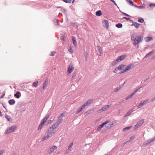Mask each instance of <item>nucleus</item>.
<instances>
[{"label": "nucleus", "mask_w": 155, "mask_h": 155, "mask_svg": "<svg viewBox=\"0 0 155 155\" xmlns=\"http://www.w3.org/2000/svg\"><path fill=\"white\" fill-rule=\"evenodd\" d=\"M84 108L85 107H84V106L82 105L81 108H79L76 111V114H78V113L81 112Z\"/></svg>", "instance_id": "21"}, {"label": "nucleus", "mask_w": 155, "mask_h": 155, "mask_svg": "<svg viewBox=\"0 0 155 155\" xmlns=\"http://www.w3.org/2000/svg\"><path fill=\"white\" fill-rule=\"evenodd\" d=\"M116 26L118 28H120L122 27L123 25L122 24L119 23L116 25Z\"/></svg>", "instance_id": "29"}, {"label": "nucleus", "mask_w": 155, "mask_h": 155, "mask_svg": "<svg viewBox=\"0 0 155 155\" xmlns=\"http://www.w3.org/2000/svg\"><path fill=\"white\" fill-rule=\"evenodd\" d=\"M47 139V137H46V135H45L42 138L41 140H42V141H44L45 140H46Z\"/></svg>", "instance_id": "50"}, {"label": "nucleus", "mask_w": 155, "mask_h": 155, "mask_svg": "<svg viewBox=\"0 0 155 155\" xmlns=\"http://www.w3.org/2000/svg\"><path fill=\"white\" fill-rule=\"evenodd\" d=\"M63 1L66 3H71L72 1L71 0H63Z\"/></svg>", "instance_id": "40"}, {"label": "nucleus", "mask_w": 155, "mask_h": 155, "mask_svg": "<svg viewBox=\"0 0 155 155\" xmlns=\"http://www.w3.org/2000/svg\"><path fill=\"white\" fill-rule=\"evenodd\" d=\"M16 126L14 125H12L9 128L7 129L6 133L7 134L10 133L14 131L16 128Z\"/></svg>", "instance_id": "5"}, {"label": "nucleus", "mask_w": 155, "mask_h": 155, "mask_svg": "<svg viewBox=\"0 0 155 155\" xmlns=\"http://www.w3.org/2000/svg\"><path fill=\"white\" fill-rule=\"evenodd\" d=\"M149 99H147L144 101L143 102V103L144 104H146L147 102L150 103V101H149Z\"/></svg>", "instance_id": "48"}, {"label": "nucleus", "mask_w": 155, "mask_h": 155, "mask_svg": "<svg viewBox=\"0 0 155 155\" xmlns=\"http://www.w3.org/2000/svg\"><path fill=\"white\" fill-rule=\"evenodd\" d=\"M69 51L71 52H72L73 50L71 48H70V49L68 50Z\"/></svg>", "instance_id": "63"}, {"label": "nucleus", "mask_w": 155, "mask_h": 155, "mask_svg": "<svg viewBox=\"0 0 155 155\" xmlns=\"http://www.w3.org/2000/svg\"><path fill=\"white\" fill-rule=\"evenodd\" d=\"M131 127V126L127 127L124 128L123 130V131H125L126 130H129Z\"/></svg>", "instance_id": "30"}, {"label": "nucleus", "mask_w": 155, "mask_h": 155, "mask_svg": "<svg viewBox=\"0 0 155 155\" xmlns=\"http://www.w3.org/2000/svg\"><path fill=\"white\" fill-rule=\"evenodd\" d=\"M115 60V61H116V62H117V63L120 62V59H119L118 57L117 59H116Z\"/></svg>", "instance_id": "59"}, {"label": "nucleus", "mask_w": 155, "mask_h": 155, "mask_svg": "<svg viewBox=\"0 0 155 155\" xmlns=\"http://www.w3.org/2000/svg\"><path fill=\"white\" fill-rule=\"evenodd\" d=\"M15 102L14 99H10L8 100V103L10 105H13L14 104Z\"/></svg>", "instance_id": "16"}, {"label": "nucleus", "mask_w": 155, "mask_h": 155, "mask_svg": "<svg viewBox=\"0 0 155 155\" xmlns=\"http://www.w3.org/2000/svg\"><path fill=\"white\" fill-rule=\"evenodd\" d=\"M125 66V65L121 64L118 66V68L119 70L120 71L122 70L124 68Z\"/></svg>", "instance_id": "22"}, {"label": "nucleus", "mask_w": 155, "mask_h": 155, "mask_svg": "<svg viewBox=\"0 0 155 155\" xmlns=\"http://www.w3.org/2000/svg\"><path fill=\"white\" fill-rule=\"evenodd\" d=\"M117 122V121L116 120H114L113 122H111L109 124L111 126V127H112L114 126V124H116Z\"/></svg>", "instance_id": "28"}, {"label": "nucleus", "mask_w": 155, "mask_h": 155, "mask_svg": "<svg viewBox=\"0 0 155 155\" xmlns=\"http://www.w3.org/2000/svg\"><path fill=\"white\" fill-rule=\"evenodd\" d=\"M125 83V82L123 84L119 85V87L120 88V89L123 86Z\"/></svg>", "instance_id": "55"}, {"label": "nucleus", "mask_w": 155, "mask_h": 155, "mask_svg": "<svg viewBox=\"0 0 155 155\" xmlns=\"http://www.w3.org/2000/svg\"><path fill=\"white\" fill-rule=\"evenodd\" d=\"M62 118L61 117H58V121H57V123H58L59 125L60 124H61V122L62 121Z\"/></svg>", "instance_id": "24"}, {"label": "nucleus", "mask_w": 155, "mask_h": 155, "mask_svg": "<svg viewBox=\"0 0 155 155\" xmlns=\"http://www.w3.org/2000/svg\"><path fill=\"white\" fill-rule=\"evenodd\" d=\"M103 26L104 27L107 29L109 28V24L108 21L107 20H104L102 22Z\"/></svg>", "instance_id": "6"}, {"label": "nucleus", "mask_w": 155, "mask_h": 155, "mask_svg": "<svg viewBox=\"0 0 155 155\" xmlns=\"http://www.w3.org/2000/svg\"><path fill=\"white\" fill-rule=\"evenodd\" d=\"M127 0L129 4L130 5H134L133 2L132 1L130 0Z\"/></svg>", "instance_id": "44"}, {"label": "nucleus", "mask_w": 155, "mask_h": 155, "mask_svg": "<svg viewBox=\"0 0 155 155\" xmlns=\"http://www.w3.org/2000/svg\"><path fill=\"white\" fill-rule=\"evenodd\" d=\"M155 139V136L151 139H149L146 142H145L143 143V146L145 147L149 144L151 142Z\"/></svg>", "instance_id": "3"}, {"label": "nucleus", "mask_w": 155, "mask_h": 155, "mask_svg": "<svg viewBox=\"0 0 155 155\" xmlns=\"http://www.w3.org/2000/svg\"><path fill=\"white\" fill-rule=\"evenodd\" d=\"M155 101V97H154L150 101V102L153 101Z\"/></svg>", "instance_id": "64"}, {"label": "nucleus", "mask_w": 155, "mask_h": 155, "mask_svg": "<svg viewBox=\"0 0 155 155\" xmlns=\"http://www.w3.org/2000/svg\"><path fill=\"white\" fill-rule=\"evenodd\" d=\"M144 122V120L142 119L138 122L134 126V130H137V129L141 126Z\"/></svg>", "instance_id": "2"}, {"label": "nucleus", "mask_w": 155, "mask_h": 155, "mask_svg": "<svg viewBox=\"0 0 155 155\" xmlns=\"http://www.w3.org/2000/svg\"><path fill=\"white\" fill-rule=\"evenodd\" d=\"M109 122H110V121L109 120H107V121H106L105 122H103L102 123L104 125H106V124L108 123Z\"/></svg>", "instance_id": "54"}, {"label": "nucleus", "mask_w": 155, "mask_h": 155, "mask_svg": "<svg viewBox=\"0 0 155 155\" xmlns=\"http://www.w3.org/2000/svg\"><path fill=\"white\" fill-rule=\"evenodd\" d=\"M125 55H122L118 57V58L120 59V60L121 61L124 60L126 58Z\"/></svg>", "instance_id": "26"}, {"label": "nucleus", "mask_w": 155, "mask_h": 155, "mask_svg": "<svg viewBox=\"0 0 155 155\" xmlns=\"http://www.w3.org/2000/svg\"><path fill=\"white\" fill-rule=\"evenodd\" d=\"M138 21L140 23H143L144 22V20L143 18H140L138 19Z\"/></svg>", "instance_id": "31"}, {"label": "nucleus", "mask_w": 155, "mask_h": 155, "mask_svg": "<svg viewBox=\"0 0 155 155\" xmlns=\"http://www.w3.org/2000/svg\"><path fill=\"white\" fill-rule=\"evenodd\" d=\"M120 12L121 13H123L124 15L125 16H128V17H130V16L128 14L125 13H124L123 12H122V11H121L120 10Z\"/></svg>", "instance_id": "43"}, {"label": "nucleus", "mask_w": 155, "mask_h": 155, "mask_svg": "<svg viewBox=\"0 0 155 155\" xmlns=\"http://www.w3.org/2000/svg\"><path fill=\"white\" fill-rule=\"evenodd\" d=\"M134 110L133 109L130 110L129 111H128L127 112L125 115H124V117H125L129 115H130L133 112Z\"/></svg>", "instance_id": "15"}, {"label": "nucleus", "mask_w": 155, "mask_h": 155, "mask_svg": "<svg viewBox=\"0 0 155 155\" xmlns=\"http://www.w3.org/2000/svg\"><path fill=\"white\" fill-rule=\"evenodd\" d=\"M140 25V24L136 22H135V25L134 26L137 28H139Z\"/></svg>", "instance_id": "33"}, {"label": "nucleus", "mask_w": 155, "mask_h": 155, "mask_svg": "<svg viewBox=\"0 0 155 155\" xmlns=\"http://www.w3.org/2000/svg\"><path fill=\"white\" fill-rule=\"evenodd\" d=\"M102 15V12L101 11L98 10L96 12V15L97 16H100Z\"/></svg>", "instance_id": "25"}, {"label": "nucleus", "mask_w": 155, "mask_h": 155, "mask_svg": "<svg viewBox=\"0 0 155 155\" xmlns=\"http://www.w3.org/2000/svg\"><path fill=\"white\" fill-rule=\"evenodd\" d=\"M47 120L45 118H43L42 120L41 121V123H42V124H44V123H45V121Z\"/></svg>", "instance_id": "45"}, {"label": "nucleus", "mask_w": 155, "mask_h": 155, "mask_svg": "<svg viewBox=\"0 0 155 155\" xmlns=\"http://www.w3.org/2000/svg\"><path fill=\"white\" fill-rule=\"evenodd\" d=\"M117 62L115 60L113 61L112 62V66H114L117 64Z\"/></svg>", "instance_id": "39"}, {"label": "nucleus", "mask_w": 155, "mask_h": 155, "mask_svg": "<svg viewBox=\"0 0 155 155\" xmlns=\"http://www.w3.org/2000/svg\"><path fill=\"white\" fill-rule=\"evenodd\" d=\"M149 6L150 7H155V4H150Z\"/></svg>", "instance_id": "58"}, {"label": "nucleus", "mask_w": 155, "mask_h": 155, "mask_svg": "<svg viewBox=\"0 0 155 155\" xmlns=\"http://www.w3.org/2000/svg\"><path fill=\"white\" fill-rule=\"evenodd\" d=\"M55 52L54 51H52L51 52V56H53L54 55Z\"/></svg>", "instance_id": "61"}, {"label": "nucleus", "mask_w": 155, "mask_h": 155, "mask_svg": "<svg viewBox=\"0 0 155 155\" xmlns=\"http://www.w3.org/2000/svg\"><path fill=\"white\" fill-rule=\"evenodd\" d=\"M104 126V125L103 124V123L99 125L97 128V130H101V129Z\"/></svg>", "instance_id": "23"}, {"label": "nucleus", "mask_w": 155, "mask_h": 155, "mask_svg": "<svg viewBox=\"0 0 155 155\" xmlns=\"http://www.w3.org/2000/svg\"><path fill=\"white\" fill-rule=\"evenodd\" d=\"M5 117L7 120L9 121V122H12V119L11 118V117L10 116L7 115L6 114Z\"/></svg>", "instance_id": "18"}, {"label": "nucleus", "mask_w": 155, "mask_h": 155, "mask_svg": "<svg viewBox=\"0 0 155 155\" xmlns=\"http://www.w3.org/2000/svg\"><path fill=\"white\" fill-rule=\"evenodd\" d=\"M105 127L107 129H109L111 128V126L109 124H108L107 125L105 126Z\"/></svg>", "instance_id": "49"}, {"label": "nucleus", "mask_w": 155, "mask_h": 155, "mask_svg": "<svg viewBox=\"0 0 155 155\" xmlns=\"http://www.w3.org/2000/svg\"><path fill=\"white\" fill-rule=\"evenodd\" d=\"M144 104L143 103V102H141L140 104L137 107H138V108H140L142 106V105Z\"/></svg>", "instance_id": "41"}, {"label": "nucleus", "mask_w": 155, "mask_h": 155, "mask_svg": "<svg viewBox=\"0 0 155 155\" xmlns=\"http://www.w3.org/2000/svg\"><path fill=\"white\" fill-rule=\"evenodd\" d=\"M134 67V64H128L126 68H125V70L127 71L129 70L130 68H132Z\"/></svg>", "instance_id": "9"}, {"label": "nucleus", "mask_w": 155, "mask_h": 155, "mask_svg": "<svg viewBox=\"0 0 155 155\" xmlns=\"http://www.w3.org/2000/svg\"><path fill=\"white\" fill-rule=\"evenodd\" d=\"M154 51L152 50L149 53L147 54L145 56V58H147L148 57L151 55L154 52Z\"/></svg>", "instance_id": "19"}, {"label": "nucleus", "mask_w": 155, "mask_h": 155, "mask_svg": "<svg viewBox=\"0 0 155 155\" xmlns=\"http://www.w3.org/2000/svg\"><path fill=\"white\" fill-rule=\"evenodd\" d=\"M43 125H44V124H43L41 123V124L39 125V127H38V130H41V128H42Z\"/></svg>", "instance_id": "35"}, {"label": "nucleus", "mask_w": 155, "mask_h": 155, "mask_svg": "<svg viewBox=\"0 0 155 155\" xmlns=\"http://www.w3.org/2000/svg\"><path fill=\"white\" fill-rule=\"evenodd\" d=\"M120 88L119 87H117L114 90V92H116L120 90Z\"/></svg>", "instance_id": "52"}, {"label": "nucleus", "mask_w": 155, "mask_h": 155, "mask_svg": "<svg viewBox=\"0 0 155 155\" xmlns=\"http://www.w3.org/2000/svg\"><path fill=\"white\" fill-rule=\"evenodd\" d=\"M119 70L118 68H116L115 69H114L113 70V72L114 73H116L118 71V70Z\"/></svg>", "instance_id": "51"}, {"label": "nucleus", "mask_w": 155, "mask_h": 155, "mask_svg": "<svg viewBox=\"0 0 155 155\" xmlns=\"http://www.w3.org/2000/svg\"><path fill=\"white\" fill-rule=\"evenodd\" d=\"M135 7L141 9L144 8V7L143 5L137 6L136 5H135Z\"/></svg>", "instance_id": "42"}, {"label": "nucleus", "mask_w": 155, "mask_h": 155, "mask_svg": "<svg viewBox=\"0 0 155 155\" xmlns=\"http://www.w3.org/2000/svg\"><path fill=\"white\" fill-rule=\"evenodd\" d=\"M122 19H126V20L127 21H132V20H131L130 18H127L126 17H122Z\"/></svg>", "instance_id": "36"}, {"label": "nucleus", "mask_w": 155, "mask_h": 155, "mask_svg": "<svg viewBox=\"0 0 155 155\" xmlns=\"http://www.w3.org/2000/svg\"><path fill=\"white\" fill-rule=\"evenodd\" d=\"M49 117V114H47L46 116L44 117L47 120L48 119V118Z\"/></svg>", "instance_id": "60"}, {"label": "nucleus", "mask_w": 155, "mask_h": 155, "mask_svg": "<svg viewBox=\"0 0 155 155\" xmlns=\"http://www.w3.org/2000/svg\"><path fill=\"white\" fill-rule=\"evenodd\" d=\"M92 101L93 100H89L86 102L84 103V104L83 105V106H84V107H85L86 106H87L88 105L91 104Z\"/></svg>", "instance_id": "11"}, {"label": "nucleus", "mask_w": 155, "mask_h": 155, "mask_svg": "<svg viewBox=\"0 0 155 155\" xmlns=\"http://www.w3.org/2000/svg\"><path fill=\"white\" fill-rule=\"evenodd\" d=\"M21 96V93L20 92L17 91L15 94H14V96L17 98H19Z\"/></svg>", "instance_id": "14"}, {"label": "nucleus", "mask_w": 155, "mask_h": 155, "mask_svg": "<svg viewBox=\"0 0 155 155\" xmlns=\"http://www.w3.org/2000/svg\"><path fill=\"white\" fill-rule=\"evenodd\" d=\"M57 148V147L54 145L53 147H51L50 149L48 151V154H51L54 151V150Z\"/></svg>", "instance_id": "7"}, {"label": "nucleus", "mask_w": 155, "mask_h": 155, "mask_svg": "<svg viewBox=\"0 0 155 155\" xmlns=\"http://www.w3.org/2000/svg\"><path fill=\"white\" fill-rule=\"evenodd\" d=\"M73 142H72L71 143V144L69 145L68 146V148L69 149L70 148H71L72 146L73 145Z\"/></svg>", "instance_id": "56"}, {"label": "nucleus", "mask_w": 155, "mask_h": 155, "mask_svg": "<svg viewBox=\"0 0 155 155\" xmlns=\"http://www.w3.org/2000/svg\"><path fill=\"white\" fill-rule=\"evenodd\" d=\"M38 83V81H36L33 83V85L35 87H36L37 86Z\"/></svg>", "instance_id": "46"}, {"label": "nucleus", "mask_w": 155, "mask_h": 155, "mask_svg": "<svg viewBox=\"0 0 155 155\" xmlns=\"http://www.w3.org/2000/svg\"><path fill=\"white\" fill-rule=\"evenodd\" d=\"M152 40H153V38L152 37H147V39H146V41H151Z\"/></svg>", "instance_id": "34"}, {"label": "nucleus", "mask_w": 155, "mask_h": 155, "mask_svg": "<svg viewBox=\"0 0 155 155\" xmlns=\"http://www.w3.org/2000/svg\"><path fill=\"white\" fill-rule=\"evenodd\" d=\"M133 94L132 93V94H130V95L128 96L127 97H126L125 99L126 100H127L131 98L133 96Z\"/></svg>", "instance_id": "32"}, {"label": "nucleus", "mask_w": 155, "mask_h": 155, "mask_svg": "<svg viewBox=\"0 0 155 155\" xmlns=\"http://www.w3.org/2000/svg\"><path fill=\"white\" fill-rule=\"evenodd\" d=\"M97 47L99 52L101 54L102 52L101 47L100 46H97Z\"/></svg>", "instance_id": "27"}, {"label": "nucleus", "mask_w": 155, "mask_h": 155, "mask_svg": "<svg viewBox=\"0 0 155 155\" xmlns=\"http://www.w3.org/2000/svg\"><path fill=\"white\" fill-rule=\"evenodd\" d=\"M110 1L111 2H113V3L117 7L119 8V7H118V6L117 5V4L115 2L114 0H110Z\"/></svg>", "instance_id": "47"}, {"label": "nucleus", "mask_w": 155, "mask_h": 155, "mask_svg": "<svg viewBox=\"0 0 155 155\" xmlns=\"http://www.w3.org/2000/svg\"><path fill=\"white\" fill-rule=\"evenodd\" d=\"M87 55H88V53L87 52H85L84 53V57H85V59L86 61H87Z\"/></svg>", "instance_id": "38"}, {"label": "nucleus", "mask_w": 155, "mask_h": 155, "mask_svg": "<svg viewBox=\"0 0 155 155\" xmlns=\"http://www.w3.org/2000/svg\"><path fill=\"white\" fill-rule=\"evenodd\" d=\"M53 22L55 25H59V21L58 19H54L53 20Z\"/></svg>", "instance_id": "20"}, {"label": "nucleus", "mask_w": 155, "mask_h": 155, "mask_svg": "<svg viewBox=\"0 0 155 155\" xmlns=\"http://www.w3.org/2000/svg\"><path fill=\"white\" fill-rule=\"evenodd\" d=\"M126 71L125 69L123 71L120 72V74H122L123 73L125 72Z\"/></svg>", "instance_id": "62"}, {"label": "nucleus", "mask_w": 155, "mask_h": 155, "mask_svg": "<svg viewBox=\"0 0 155 155\" xmlns=\"http://www.w3.org/2000/svg\"><path fill=\"white\" fill-rule=\"evenodd\" d=\"M141 87H138V88L137 89H135L134 91L132 93V94H133V95H134L135 93H136V92H137L139 89H140L141 88Z\"/></svg>", "instance_id": "37"}, {"label": "nucleus", "mask_w": 155, "mask_h": 155, "mask_svg": "<svg viewBox=\"0 0 155 155\" xmlns=\"http://www.w3.org/2000/svg\"><path fill=\"white\" fill-rule=\"evenodd\" d=\"M74 69V68L72 66V65L71 64H70L68 68V70L67 71L69 73H71L72 72V70Z\"/></svg>", "instance_id": "10"}, {"label": "nucleus", "mask_w": 155, "mask_h": 155, "mask_svg": "<svg viewBox=\"0 0 155 155\" xmlns=\"http://www.w3.org/2000/svg\"><path fill=\"white\" fill-rule=\"evenodd\" d=\"M131 40L134 41V45L136 46L142 41L143 37L141 35H137V33H134L131 36Z\"/></svg>", "instance_id": "1"}, {"label": "nucleus", "mask_w": 155, "mask_h": 155, "mask_svg": "<svg viewBox=\"0 0 155 155\" xmlns=\"http://www.w3.org/2000/svg\"><path fill=\"white\" fill-rule=\"evenodd\" d=\"M54 134L55 132L51 130V127H49L48 129V130L46 132V134L48 135L50 137H51Z\"/></svg>", "instance_id": "4"}, {"label": "nucleus", "mask_w": 155, "mask_h": 155, "mask_svg": "<svg viewBox=\"0 0 155 155\" xmlns=\"http://www.w3.org/2000/svg\"><path fill=\"white\" fill-rule=\"evenodd\" d=\"M59 125L58 124L56 123H55L51 127V130H54L57 127H58Z\"/></svg>", "instance_id": "13"}, {"label": "nucleus", "mask_w": 155, "mask_h": 155, "mask_svg": "<svg viewBox=\"0 0 155 155\" xmlns=\"http://www.w3.org/2000/svg\"><path fill=\"white\" fill-rule=\"evenodd\" d=\"M134 138V136H133L130 137L129 140V141H131L133 140Z\"/></svg>", "instance_id": "53"}, {"label": "nucleus", "mask_w": 155, "mask_h": 155, "mask_svg": "<svg viewBox=\"0 0 155 155\" xmlns=\"http://www.w3.org/2000/svg\"><path fill=\"white\" fill-rule=\"evenodd\" d=\"M111 105V104H110L109 105H105L104 107H102L101 109L99 110V111H104L106 109H107L109 107H110Z\"/></svg>", "instance_id": "8"}, {"label": "nucleus", "mask_w": 155, "mask_h": 155, "mask_svg": "<svg viewBox=\"0 0 155 155\" xmlns=\"http://www.w3.org/2000/svg\"><path fill=\"white\" fill-rule=\"evenodd\" d=\"M72 39L73 41V44L74 45V46L75 47H76L77 45L76 38L72 36Z\"/></svg>", "instance_id": "17"}, {"label": "nucleus", "mask_w": 155, "mask_h": 155, "mask_svg": "<svg viewBox=\"0 0 155 155\" xmlns=\"http://www.w3.org/2000/svg\"><path fill=\"white\" fill-rule=\"evenodd\" d=\"M76 74L75 73H74L73 75H72V79H73L76 76Z\"/></svg>", "instance_id": "57"}, {"label": "nucleus", "mask_w": 155, "mask_h": 155, "mask_svg": "<svg viewBox=\"0 0 155 155\" xmlns=\"http://www.w3.org/2000/svg\"><path fill=\"white\" fill-rule=\"evenodd\" d=\"M48 78H46L45 80V81L44 82L43 85L42 86V88L43 90H44L45 87H47V86L48 84Z\"/></svg>", "instance_id": "12"}]
</instances>
